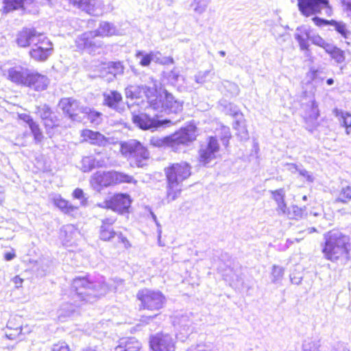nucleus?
Masks as SVG:
<instances>
[{
    "label": "nucleus",
    "instance_id": "39",
    "mask_svg": "<svg viewBox=\"0 0 351 351\" xmlns=\"http://www.w3.org/2000/svg\"><path fill=\"white\" fill-rule=\"evenodd\" d=\"M351 199V186H346L341 189L337 201L346 203Z\"/></svg>",
    "mask_w": 351,
    "mask_h": 351
},
{
    "label": "nucleus",
    "instance_id": "6",
    "mask_svg": "<svg viewBox=\"0 0 351 351\" xmlns=\"http://www.w3.org/2000/svg\"><path fill=\"white\" fill-rule=\"evenodd\" d=\"M122 151L138 167H143L149 159L147 149L135 140L123 144Z\"/></svg>",
    "mask_w": 351,
    "mask_h": 351
},
{
    "label": "nucleus",
    "instance_id": "4",
    "mask_svg": "<svg viewBox=\"0 0 351 351\" xmlns=\"http://www.w3.org/2000/svg\"><path fill=\"white\" fill-rule=\"evenodd\" d=\"M197 136L196 127L194 125H189L179 131L175 132L171 136L163 138L153 137L151 140V144L156 147L167 145L173 150L178 151L181 145H187L195 140Z\"/></svg>",
    "mask_w": 351,
    "mask_h": 351
},
{
    "label": "nucleus",
    "instance_id": "62",
    "mask_svg": "<svg viewBox=\"0 0 351 351\" xmlns=\"http://www.w3.org/2000/svg\"><path fill=\"white\" fill-rule=\"evenodd\" d=\"M319 341L312 342L311 346L308 348V351H319Z\"/></svg>",
    "mask_w": 351,
    "mask_h": 351
},
{
    "label": "nucleus",
    "instance_id": "46",
    "mask_svg": "<svg viewBox=\"0 0 351 351\" xmlns=\"http://www.w3.org/2000/svg\"><path fill=\"white\" fill-rule=\"evenodd\" d=\"M209 73H210V71H204L198 72L194 76V80H195V82L199 84H204L206 82V78L208 76Z\"/></svg>",
    "mask_w": 351,
    "mask_h": 351
},
{
    "label": "nucleus",
    "instance_id": "44",
    "mask_svg": "<svg viewBox=\"0 0 351 351\" xmlns=\"http://www.w3.org/2000/svg\"><path fill=\"white\" fill-rule=\"evenodd\" d=\"M223 86L232 95L237 96L239 93L238 85L234 82L225 81Z\"/></svg>",
    "mask_w": 351,
    "mask_h": 351
},
{
    "label": "nucleus",
    "instance_id": "25",
    "mask_svg": "<svg viewBox=\"0 0 351 351\" xmlns=\"http://www.w3.org/2000/svg\"><path fill=\"white\" fill-rule=\"evenodd\" d=\"M59 107L63 112L68 114L73 121H80L78 119L77 110L79 108L78 102L72 98H63L59 102Z\"/></svg>",
    "mask_w": 351,
    "mask_h": 351
},
{
    "label": "nucleus",
    "instance_id": "34",
    "mask_svg": "<svg viewBox=\"0 0 351 351\" xmlns=\"http://www.w3.org/2000/svg\"><path fill=\"white\" fill-rule=\"evenodd\" d=\"M53 204L65 213H69L75 210L77 208L69 204L65 199H62L59 195H56L53 198Z\"/></svg>",
    "mask_w": 351,
    "mask_h": 351
},
{
    "label": "nucleus",
    "instance_id": "20",
    "mask_svg": "<svg viewBox=\"0 0 351 351\" xmlns=\"http://www.w3.org/2000/svg\"><path fill=\"white\" fill-rule=\"evenodd\" d=\"M29 71L21 66H16L8 70V79L18 85H26Z\"/></svg>",
    "mask_w": 351,
    "mask_h": 351
},
{
    "label": "nucleus",
    "instance_id": "58",
    "mask_svg": "<svg viewBox=\"0 0 351 351\" xmlns=\"http://www.w3.org/2000/svg\"><path fill=\"white\" fill-rule=\"evenodd\" d=\"M116 220L117 219L113 217L104 219V220H102V225H106V226L107 227H111L112 225L114 223Z\"/></svg>",
    "mask_w": 351,
    "mask_h": 351
},
{
    "label": "nucleus",
    "instance_id": "14",
    "mask_svg": "<svg viewBox=\"0 0 351 351\" xmlns=\"http://www.w3.org/2000/svg\"><path fill=\"white\" fill-rule=\"evenodd\" d=\"M74 7L89 14L99 16L102 14V3L100 0H68Z\"/></svg>",
    "mask_w": 351,
    "mask_h": 351
},
{
    "label": "nucleus",
    "instance_id": "63",
    "mask_svg": "<svg viewBox=\"0 0 351 351\" xmlns=\"http://www.w3.org/2000/svg\"><path fill=\"white\" fill-rule=\"evenodd\" d=\"M291 281L293 284L298 285L302 280V277H296L293 274H291L290 276Z\"/></svg>",
    "mask_w": 351,
    "mask_h": 351
},
{
    "label": "nucleus",
    "instance_id": "8",
    "mask_svg": "<svg viewBox=\"0 0 351 351\" xmlns=\"http://www.w3.org/2000/svg\"><path fill=\"white\" fill-rule=\"evenodd\" d=\"M137 298L141 302L143 308L150 311L160 309L165 301L161 292L149 289L139 291Z\"/></svg>",
    "mask_w": 351,
    "mask_h": 351
},
{
    "label": "nucleus",
    "instance_id": "43",
    "mask_svg": "<svg viewBox=\"0 0 351 351\" xmlns=\"http://www.w3.org/2000/svg\"><path fill=\"white\" fill-rule=\"evenodd\" d=\"M311 77L313 82L318 85L322 83L325 78V73L322 69H311Z\"/></svg>",
    "mask_w": 351,
    "mask_h": 351
},
{
    "label": "nucleus",
    "instance_id": "17",
    "mask_svg": "<svg viewBox=\"0 0 351 351\" xmlns=\"http://www.w3.org/2000/svg\"><path fill=\"white\" fill-rule=\"evenodd\" d=\"M113 171H97L92 176L91 184L93 188L99 191L103 187H108L114 185Z\"/></svg>",
    "mask_w": 351,
    "mask_h": 351
},
{
    "label": "nucleus",
    "instance_id": "54",
    "mask_svg": "<svg viewBox=\"0 0 351 351\" xmlns=\"http://www.w3.org/2000/svg\"><path fill=\"white\" fill-rule=\"evenodd\" d=\"M277 205L276 210L279 215H286L287 213L288 208L285 201L278 203Z\"/></svg>",
    "mask_w": 351,
    "mask_h": 351
},
{
    "label": "nucleus",
    "instance_id": "64",
    "mask_svg": "<svg viewBox=\"0 0 351 351\" xmlns=\"http://www.w3.org/2000/svg\"><path fill=\"white\" fill-rule=\"evenodd\" d=\"M109 202H110V199H106L102 203L97 204V206L100 208L110 209V207L109 206L110 205H108Z\"/></svg>",
    "mask_w": 351,
    "mask_h": 351
},
{
    "label": "nucleus",
    "instance_id": "61",
    "mask_svg": "<svg viewBox=\"0 0 351 351\" xmlns=\"http://www.w3.org/2000/svg\"><path fill=\"white\" fill-rule=\"evenodd\" d=\"M12 281L14 283L16 288H19L22 287L23 280L19 276H15L13 278Z\"/></svg>",
    "mask_w": 351,
    "mask_h": 351
},
{
    "label": "nucleus",
    "instance_id": "36",
    "mask_svg": "<svg viewBox=\"0 0 351 351\" xmlns=\"http://www.w3.org/2000/svg\"><path fill=\"white\" fill-rule=\"evenodd\" d=\"M210 1V0H193L190 6L195 14L202 15L206 12Z\"/></svg>",
    "mask_w": 351,
    "mask_h": 351
},
{
    "label": "nucleus",
    "instance_id": "32",
    "mask_svg": "<svg viewBox=\"0 0 351 351\" xmlns=\"http://www.w3.org/2000/svg\"><path fill=\"white\" fill-rule=\"evenodd\" d=\"M191 323L189 317L186 314L179 313L173 317V325L175 326H180L186 332L189 330Z\"/></svg>",
    "mask_w": 351,
    "mask_h": 351
},
{
    "label": "nucleus",
    "instance_id": "29",
    "mask_svg": "<svg viewBox=\"0 0 351 351\" xmlns=\"http://www.w3.org/2000/svg\"><path fill=\"white\" fill-rule=\"evenodd\" d=\"M49 0H3V12L8 13L10 11L23 8L25 4H30L33 2L45 3Z\"/></svg>",
    "mask_w": 351,
    "mask_h": 351
},
{
    "label": "nucleus",
    "instance_id": "15",
    "mask_svg": "<svg viewBox=\"0 0 351 351\" xmlns=\"http://www.w3.org/2000/svg\"><path fill=\"white\" fill-rule=\"evenodd\" d=\"M36 113L40 117L47 128H53L58 125L59 120L57 116L47 105L38 106Z\"/></svg>",
    "mask_w": 351,
    "mask_h": 351
},
{
    "label": "nucleus",
    "instance_id": "2",
    "mask_svg": "<svg viewBox=\"0 0 351 351\" xmlns=\"http://www.w3.org/2000/svg\"><path fill=\"white\" fill-rule=\"evenodd\" d=\"M118 34V29L114 24L102 21L98 28L94 31L83 33L76 39V45L79 49H86L88 53H95L104 45L101 40L97 37H109Z\"/></svg>",
    "mask_w": 351,
    "mask_h": 351
},
{
    "label": "nucleus",
    "instance_id": "18",
    "mask_svg": "<svg viewBox=\"0 0 351 351\" xmlns=\"http://www.w3.org/2000/svg\"><path fill=\"white\" fill-rule=\"evenodd\" d=\"M136 57L139 60V64L143 66H148L152 62L159 64H166L167 62H173V58H168L165 60H161V53L158 51H151L146 53L143 51H137Z\"/></svg>",
    "mask_w": 351,
    "mask_h": 351
},
{
    "label": "nucleus",
    "instance_id": "33",
    "mask_svg": "<svg viewBox=\"0 0 351 351\" xmlns=\"http://www.w3.org/2000/svg\"><path fill=\"white\" fill-rule=\"evenodd\" d=\"M113 183L117 185L123 183L136 184L137 181L132 176L121 171H113Z\"/></svg>",
    "mask_w": 351,
    "mask_h": 351
},
{
    "label": "nucleus",
    "instance_id": "53",
    "mask_svg": "<svg viewBox=\"0 0 351 351\" xmlns=\"http://www.w3.org/2000/svg\"><path fill=\"white\" fill-rule=\"evenodd\" d=\"M311 113L310 114V117L312 119H317V117L319 116L318 105L315 101H313L311 103Z\"/></svg>",
    "mask_w": 351,
    "mask_h": 351
},
{
    "label": "nucleus",
    "instance_id": "30",
    "mask_svg": "<svg viewBox=\"0 0 351 351\" xmlns=\"http://www.w3.org/2000/svg\"><path fill=\"white\" fill-rule=\"evenodd\" d=\"M141 343L134 337L122 339L114 351H139Z\"/></svg>",
    "mask_w": 351,
    "mask_h": 351
},
{
    "label": "nucleus",
    "instance_id": "37",
    "mask_svg": "<svg viewBox=\"0 0 351 351\" xmlns=\"http://www.w3.org/2000/svg\"><path fill=\"white\" fill-rule=\"evenodd\" d=\"M327 0H308V14L319 12L322 9L328 7Z\"/></svg>",
    "mask_w": 351,
    "mask_h": 351
},
{
    "label": "nucleus",
    "instance_id": "21",
    "mask_svg": "<svg viewBox=\"0 0 351 351\" xmlns=\"http://www.w3.org/2000/svg\"><path fill=\"white\" fill-rule=\"evenodd\" d=\"M312 21L316 25L319 27L328 25L332 26L334 29L345 38H348L351 35L350 31L347 29L346 24L342 21H336L335 20L328 21L317 16L313 17Z\"/></svg>",
    "mask_w": 351,
    "mask_h": 351
},
{
    "label": "nucleus",
    "instance_id": "7",
    "mask_svg": "<svg viewBox=\"0 0 351 351\" xmlns=\"http://www.w3.org/2000/svg\"><path fill=\"white\" fill-rule=\"evenodd\" d=\"M132 121L139 128L144 130H156L159 128H165L171 125L169 119H159L158 115L153 117L147 113H140L132 117Z\"/></svg>",
    "mask_w": 351,
    "mask_h": 351
},
{
    "label": "nucleus",
    "instance_id": "49",
    "mask_svg": "<svg viewBox=\"0 0 351 351\" xmlns=\"http://www.w3.org/2000/svg\"><path fill=\"white\" fill-rule=\"evenodd\" d=\"M69 347L65 341H58L54 343L51 351H69Z\"/></svg>",
    "mask_w": 351,
    "mask_h": 351
},
{
    "label": "nucleus",
    "instance_id": "19",
    "mask_svg": "<svg viewBox=\"0 0 351 351\" xmlns=\"http://www.w3.org/2000/svg\"><path fill=\"white\" fill-rule=\"evenodd\" d=\"M104 104L114 110L118 112H121L124 110L122 101V95L117 90H110L104 93Z\"/></svg>",
    "mask_w": 351,
    "mask_h": 351
},
{
    "label": "nucleus",
    "instance_id": "9",
    "mask_svg": "<svg viewBox=\"0 0 351 351\" xmlns=\"http://www.w3.org/2000/svg\"><path fill=\"white\" fill-rule=\"evenodd\" d=\"M52 51L51 42L43 34L33 45L32 49L29 51V56L36 61L45 62L51 55Z\"/></svg>",
    "mask_w": 351,
    "mask_h": 351
},
{
    "label": "nucleus",
    "instance_id": "16",
    "mask_svg": "<svg viewBox=\"0 0 351 351\" xmlns=\"http://www.w3.org/2000/svg\"><path fill=\"white\" fill-rule=\"evenodd\" d=\"M156 89L147 86L141 85H129L125 89V95L127 98H141L145 96L147 99H150L154 95Z\"/></svg>",
    "mask_w": 351,
    "mask_h": 351
},
{
    "label": "nucleus",
    "instance_id": "42",
    "mask_svg": "<svg viewBox=\"0 0 351 351\" xmlns=\"http://www.w3.org/2000/svg\"><path fill=\"white\" fill-rule=\"evenodd\" d=\"M163 98L164 95H160V97H156L154 99H152L149 101V108L158 111V112H164L163 108Z\"/></svg>",
    "mask_w": 351,
    "mask_h": 351
},
{
    "label": "nucleus",
    "instance_id": "22",
    "mask_svg": "<svg viewBox=\"0 0 351 351\" xmlns=\"http://www.w3.org/2000/svg\"><path fill=\"white\" fill-rule=\"evenodd\" d=\"M49 80L47 76L38 73L29 71L26 85L36 91L44 90L47 88Z\"/></svg>",
    "mask_w": 351,
    "mask_h": 351
},
{
    "label": "nucleus",
    "instance_id": "51",
    "mask_svg": "<svg viewBox=\"0 0 351 351\" xmlns=\"http://www.w3.org/2000/svg\"><path fill=\"white\" fill-rule=\"evenodd\" d=\"M308 41H311L312 43L317 45V46H319V47H323L324 43H326L324 41V40L321 38L319 36H310L308 35Z\"/></svg>",
    "mask_w": 351,
    "mask_h": 351
},
{
    "label": "nucleus",
    "instance_id": "48",
    "mask_svg": "<svg viewBox=\"0 0 351 351\" xmlns=\"http://www.w3.org/2000/svg\"><path fill=\"white\" fill-rule=\"evenodd\" d=\"M169 77L171 80L173 81V82L177 83L179 85H182V84L180 83V81H184V78L179 74V72L173 69L171 71L169 75Z\"/></svg>",
    "mask_w": 351,
    "mask_h": 351
},
{
    "label": "nucleus",
    "instance_id": "41",
    "mask_svg": "<svg viewBox=\"0 0 351 351\" xmlns=\"http://www.w3.org/2000/svg\"><path fill=\"white\" fill-rule=\"evenodd\" d=\"M27 121H30V125H29V127L34 136L35 140L37 142H40L43 136L40 130L38 124H37L33 119H27Z\"/></svg>",
    "mask_w": 351,
    "mask_h": 351
},
{
    "label": "nucleus",
    "instance_id": "11",
    "mask_svg": "<svg viewBox=\"0 0 351 351\" xmlns=\"http://www.w3.org/2000/svg\"><path fill=\"white\" fill-rule=\"evenodd\" d=\"M149 344L153 351H175V342L169 334L158 333L150 337Z\"/></svg>",
    "mask_w": 351,
    "mask_h": 351
},
{
    "label": "nucleus",
    "instance_id": "26",
    "mask_svg": "<svg viewBox=\"0 0 351 351\" xmlns=\"http://www.w3.org/2000/svg\"><path fill=\"white\" fill-rule=\"evenodd\" d=\"M164 112L168 114H177L182 110V102L176 99L173 95L167 90L164 92Z\"/></svg>",
    "mask_w": 351,
    "mask_h": 351
},
{
    "label": "nucleus",
    "instance_id": "59",
    "mask_svg": "<svg viewBox=\"0 0 351 351\" xmlns=\"http://www.w3.org/2000/svg\"><path fill=\"white\" fill-rule=\"evenodd\" d=\"M322 47L325 49L326 52L329 53L330 56L332 54L335 49H336L337 48L335 46H333L332 45H330V44H328L326 43H324V45Z\"/></svg>",
    "mask_w": 351,
    "mask_h": 351
},
{
    "label": "nucleus",
    "instance_id": "40",
    "mask_svg": "<svg viewBox=\"0 0 351 351\" xmlns=\"http://www.w3.org/2000/svg\"><path fill=\"white\" fill-rule=\"evenodd\" d=\"M284 268L278 265H274L271 271L272 282L277 283L280 282L284 276Z\"/></svg>",
    "mask_w": 351,
    "mask_h": 351
},
{
    "label": "nucleus",
    "instance_id": "23",
    "mask_svg": "<svg viewBox=\"0 0 351 351\" xmlns=\"http://www.w3.org/2000/svg\"><path fill=\"white\" fill-rule=\"evenodd\" d=\"M81 136L84 141L98 146L104 147L110 143V139L105 137L100 132L88 129L82 131Z\"/></svg>",
    "mask_w": 351,
    "mask_h": 351
},
{
    "label": "nucleus",
    "instance_id": "38",
    "mask_svg": "<svg viewBox=\"0 0 351 351\" xmlns=\"http://www.w3.org/2000/svg\"><path fill=\"white\" fill-rule=\"evenodd\" d=\"M82 112L87 114L88 120L92 123L97 125L101 122V114L100 112L92 110L87 108H84Z\"/></svg>",
    "mask_w": 351,
    "mask_h": 351
},
{
    "label": "nucleus",
    "instance_id": "60",
    "mask_svg": "<svg viewBox=\"0 0 351 351\" xmlns=\"http://www.w3.org/2000/svg\"><path fill=\"white\" fill-rule=\"evenodd\" d=\"M187 351H210V350H207L205 348V346H204V345H197L195 346H191V348H189L187 350Z\"/></svg>",
    "mask_w": 351,
    "mask_h": 351
},
{
    "label": "nucleus",
    "instance_id": "13",
    "mask_svg": "<svg viewBox=\"0 0 351 351\" xmlns=\"http://www.w3.org/2000/svg\"><path fill=\"white\" fill-rule=\"evenodd\" d=\"M43 35L34 28H23L17 33L15 40L19 47H27L35 44Z\"/></svg>",
    "mask_w": 351,
    "mask_h": 351
},
{
    "label": "nucleus",
    "instance_id": "55",
    "mask_svg": "<svg viewBox=\"0 0 351 351\" xmlns=\"http://www.w3.org/2000/svg\"><path fill=\"white\" fill-rule=\"evenodd\" d=\"M21 320V318L20 317H14L8 320V323H7V328L8 329H10V330H14L16 326L15 324V322H18V321H20ZM19 324L17 325V326H19Z\"/></svg>",
    "mask_w": 351,
    "mask_h": 351
},
{
    "label": "nucleus",
    "instance_id": "47",
    "mask_svg": "<svg viewBox=\"0 0 351 351\" xmlns=\"http://www.w3.org/2000/svg\"><path fill=\"white\" fill-rule=\"evenodd\" d=\"M272 197L276 201V204L285 201V192L284 189H280L278 190L271 192Z\"/></svg>",
    "mask_w": 351,
    "mask_h": 351
},
{
    "label": "nucleus",
    "instance_id": "1",
    "mask_svg": "<svg viewBox=\"0 0 351 351\" xmlns=\"http://www.w3.org/2000/svg\"><path fill=\"white\" fill-rule=\"evenodd\" d=\"M111 281L117 285L123 282L121 280L117 282ZM72 288L74 289L73 300L75 304H66L61 306L58 311V317L61 321H63V318L73 315L75 311V306H80V302L93 303L108 291L116 290L117 286L106 283L104 278L101 276L95 281H90L87 278H76L73 281Z\"/></svg>",
    "mask_w": 351,
    "mask_h": 351
},
{
    "label": "nucleus",
    "instance_id": "35",
    "mask_svg": "<svg viewBox=\"0 0 351 351\" xmlns=\"http://www.w3.org/2000/svg\"><path fill=\"white\" fill-rule=\"evenodd\" d=\"M295 38L299 43L302 49H307V28L305 26L297 28Z\"/></svg>",
    "mask_w": 351,
    "mask_h": 351
},
{
    "label": "nucleus",
    "instance_id": "52",
    "mask_svg": "<svg viewBox=\"0 0 351 351\" xmlns=\"http://www.w3.org/2000/svg\"><path fill=\"white\" fill-rule=\"evenodd\" d=\"M298 6L301 13L307 16V0H297Z\"/></svg>",
    "mask_w": 351,
    "mask_h": 351
},
{
    "label": "nucleus",
    "instance_id": "3",
    "mask_svg": "<svg viewBox=\"0 0 351 351\" xmlns=\"http://www.w3.org/2000/svg\"><path fill=\"white\" fill-rule=\"evenodd\" d=\"M168 180L167 199L175 200L180 194L182 182L191 175V167L186 162L173 164L166 169Z\"/></svg>",
    "mask_w": 351,
    "mask_h": 351
},
{
    "label": "nucleus",
    "instance_id": "31",
    "mask_svg": "<svg viewBox=\"0 0 351 351\" xmlns=\"http://www.w3.org/2000/svg\"><path fill=\"white\" fill-rule=\"evenodd\" d=\"M333 114L338 118L341 126L346 128V134L349 135L351 132V114L337 108L334 109Z\"/></svg>",
    "mask_w": 351,
    "mask_h": 351
},
{
    "label": "nucleus",
    "instance_id": "24",
    "mask_svg": "<svg viewBox=\"0 0 351 351\" xmlns=\"http://www.w3.org/2000/svg\"><path fill=\"white\" fill-rule=\"evenodd\" d=\"M103 69L100 76L108 82L112 81L117 75H122L124 71V67L120 62H108L104 64Z\"/></svg>",
    "mask_w": 351,
    "mask_h": 351
},
{
    "label": "nucleus",
    "instance_id": "28",
    "mask_svg": "<svg viewBox=\"0 0 351 351\" xmlns=\"http://www.w3.org/2000/svg\"><path fill=\"white\" fill-rule=\"evenodd\" d=\"M108 161L104 158H95L93 156H86L82 160V170L84 172H89L95 167H106Z\"/></svg>",
    "mask_w": 351,
    "mask_h": 351
},
{
    "label": "nucleus",
    "instance_id": "56",
    "mask_svg": "<svg viewBox=\"0 0 351 351\" xmlns=\"http://www.w3.org/2000/svg\"><path fill=\"white\" fill-rule=\"evenodd\" d=\"M73 195L76 199H82V204H84V192H83V191L82 189H76L73 191Z\"/></svg>",
    "mask_w": 351,
    "mask_h": 351
},
{
    "label": "nucleus",
    "instance_id": "27",
    "mask_svg": "<svg viewBox=\"0 0 351 351\" xmlns=\"http://www.w3.org/2000/svg\"><path fill=\"white\" fill-rule=\"evenodd\" d=\"M115 236L117 237L119 242L122 243L127 247L129 242L126 237H125L121 232L116 233L112 227H107L106 225H101L100 228V238L104 241H110Z\"/></svg>",
    "mask_w": 351,
    "mask_h": 351
},
{
    "label": "nucleus",
    "instance_id": "12",
    "mask_svg": "<svg viewBox=\"0 0 351 351\" xmlns=\"http://www.w3.org/2000/svg\"><path fill=\"white\" fill-rule=\"evenodd\" d=\"M132 203V199L128 194L118 193L110 198L108 203L110 209L120 215H123L129 212V208Z\"/></svg>",
    "mask_w": 351,
    "mask_h": 351
},
{
    "label": "nucleus",
    "instance_id": "10",
    "mask_svg": "<svg viewBox=\"0 0 351 351\" xmlns=\"http://www.w3.org/2000/svg\"><path fill=\"white\" fill-rule=\"evenodd\" d=\"M219 150V145L215 137H209L208 142L202 144L199 150V160L203 165L209 163L215 158Z\"/></svg>",
    "mask_w": 351,
    "mask_h": 351
},
{
    "label": "nucleus",
    "instance_id": "45",
    "mask_svg": "<svg viewBox=\"0 0 351 351\" xmlns=\"http://www.w3.org/2000/svg\"><path fill=\"white\" fill-rule=\"evenodd\" d=\"M330 56L339 64L343 63L346 60L345 51L338 47L335 49Z\"/></svg>",
    "mask_w": 351,
    "mask_h": 351
},
{
    "label": "nucleus",
    "instance_id": "57",
    "mask_svg": "<svg viewBox=\"0 0 351 351\" xmlns=\"http://www.w3.org/2000/svg\"><path fill=\"white\" fill-rule=\"evenodd\" d=\"M222 130L224 133V136L222 138V141L223 144L226 145L228 143L229 138L230 137V132L229 128L226 127H223L222 128Z\"/></svg>",
    "mask_w": 351,
    "mask_h": 351
},
{
    "label": "nucleus",
    "instance_id": "50",
    "mask_svg": "<svg viewBox=\"0 0 351 351\" xmlns=\"http://www.w3.org/2000/svg\"><path fill=\"white\" fill-rule=\"evenodd\" d=\"M22 332V327L21 325L19 324L18 326H16L14 330L12 332H6L5 336L9 339H14L16 337H18Z\"/></svg>",
    "mask_w": 351,
    "mask_h": 351
},
{
    "label": "nucleus",
    "instance_id": "5",
    "mask_svg": "<svg viewBox=\"0 0 351 351\" xmlns=\"http://www.w3.org/2000/svg\"><path fill=\"white\" fill-rule=\"evenodd\" d=\"M325 245L322 250L326 258L336 261L348 251V239L337 230L328 232L325 235Z\"/></svg>",
    "mask_w": 351,
    "mask_h": 351
}]
</instances>
